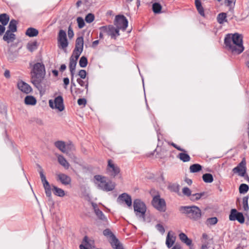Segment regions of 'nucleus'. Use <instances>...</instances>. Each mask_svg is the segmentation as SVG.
<instances>
[{
  "mask_svg": "<svg viewBox=\"0 0 249 249\" xmlns=\"http://www.w3.org/2000/svg\"><path fill=\"white\" fill-rule=\"evenodd\" d=\"M83 242L85 243L84 245L90 249H92L94 247V241L89 239L87 236H85L84 237Z\"/></svg>",
  "mask_w": 249,
  "mask_h": 249,
  "instance_id": "35",
  "label": "nucleus"
},
{
  "mask_svg": "<svg viewBox=\"0 0 249 249\" xmlns=\"http://www.w3.org/2000/svg\"><path fill=\"white\" fill-rule=\"evenodd\" d=\"M79 76L82 79H85L86 77L87 72L85 70H81L78 73Z\"/></svg>",
  "mask_w": 249,
  "mask_h": 249,
  "instance_id": "51",
  "label": "nucleus"
},
{
  "mask_svg": "<svg viewBox=\"0 0 249 249\" xmlns=\"http://www.w3.org/2000/svg\"><path fill=\"white\" fill-rule=\"evenodd\" d=\"M38 172L40 176L41 181L42 182L43 187L45 191V194L47 196H48L49 198H51L52 195L51 191L52 189H51L49 183L47 180L46 177L43 173V170L41 167H39V170Z\"/></svg>",
  "mask_w": 249,
  "mask_h": 249,
  "instance_id": "10",
  "label": "nucleus"
},
{
  "mask_svg": "<svg viewBox=\"0 0 249 249\" xmlns=\"http://www.w3.org/2000/svg\"><path fill=\"white\" fill-rule=\"evenodd\" d=\"M64 84L65 85L64 88L67 89V86L69 84L70 80L68 77L64 78L63 79Z\"/></svg>",
  "mask_w": 249,
  "mask_h": 249,
  "instance_id": "57",
  "label": "nucleus"
},
{
  "mask_svg": "<svg viewBox=\"0 0 249 249\" xmlns=\"http://www.w3.org/2000/svg\"><path fill=\"white\" fill-rule=\"evenodd\" d=\"M106 170L107 173L113 178L119 174L120 172L119 167L111 160H108Z\"/></svg>",
  "mask_w": 249,
  "mask_h": 249,
  "instance_id": "9",
  "label": "nucleus"
},
{
  "mask_svg": "<svg viewBox=\"0 0 249 249\" xmlns=\"http://www.w3.org/2000/svg\"><path fill=\"white\" fill-rule=\"evenodd\" d=\"M249 186L246 184H241L239 188V191L240 194H245L249 190Z\"/></svg>",
  "mask_w": 249,
  "mask_h": 249,
  "instance_id": "41",
  "label": "nucleus"
},
{
  "mask_svg": "<svg viewBox=\"0 0 249 249\" xmlns=\"http://www.w3.org/2000/svg\"><path fill=\"white\" fill-rule=\"evenodd\" d=\"M5 25H0V36L2 35V34L4 32L5 28L4 27Z\"/></svg>",
  "mask_w": 249,
  "mask_h": 249,
  "instance_id": "60",
  "label": "nucleus"
},
{
  "mask_svg": "<svg viewBox=\"0 0 249 249\" xmlns=\"http://www.w3.org/2000/svg\"><path fill=\"white\" fill-rule=\"evenodd\" d=\"M235 0H225V3L227 6H230L232 3L235 4Z\"/></svg>",
  "mask_w": 249,
  "mask_h": 249,
  "instance_id": "58",
  "label": "nucleus"
},
{
  "mask_svg": "<svg viewBox=\"0 0 249 249\" xmlns=\"http://www.w3.org/2000/svg\"><path fill=\"white\" fill-rule=\"evenodd\" d=\"M171 249H181V248L179 245H176Z\"/></svg>",
  "mask_w": 249,
  "mask_h": 249,
  "instance_id": "64",
  "label": "nucleus"
},
{
  "mask_svg": "<svg viewBox=\"0 0 249 249\" xmlns=\"http://www.w3.org/2000/svg\"><path fill=\"white\" fill-rule=\"evenodd\" d=\"M77 21L78 25V27L80 29L83 28L85 26V22L83 19L81 17H78L77 18Z\"/></svg>",
  "mask_w": 249,
  "mask_h": 249,
  "instance_id": "47",
  "label": "nucleus"
},
{
  "mask_svg": "<svg viewBox=\"0 0 249 249\" xmlns=\"http://www.w3.org/2000/svg\"><path fill=\"white\" fill-rule=\"evenodd\" d=\"M9 21V17L6 14H1L0 15V22L3 25H6Z\"/></svg>",
  "mask_w": 249,
  "mask_h": 249,
  "instance_id": "32",
  "label": "nucleus"
},
{
  "mask_svg": "<svg viewBox=\"0 0 249 249\" xmlns=\"http://www.w3.org/2000/svg\"><path fill=\"white\" fill-rule=\"evenodd\" d=\"M109 242L113 248L115 249H124L122 245L115 236L112 237V238L109 240Z\"/></svg>",
  "mask_w": 249,
  "mask_h": 249,
  "instance_id": "24",
  "label": "nucleus"
},
{
  "mask_svg": "<svg viewBox=\"0 0 249 249\" xmlns=\"http://www.w3.org/2000/svg\"><path fill=\"white\" fill-rule=\"evenodd\" d=\"M217 221L218 220L216 217H211L207 219L206 224L207 226L214 225L217 223Z\"/></svg>",
  "mask_w": 249,
  "mask_h": 249,
  "instance_id": "40",
  "label": "nucleus"
},
{
  "mask_svg": "<svg viewBox=\"0 0 249 249\" xmlns=\"http://www.w3.org/2000/svg\"><path fill=\"white\" fill-rule=\"evenodd\" d=\"M68 45L69 42L66 31L63 30H60L57 36L58 47L65 51Z\"/></svg>",
  "mask_w": 249,
  "mask_h": 249,
  "instance_id": "6",
  "label": "nucleus"
},
{
  "mask_svg": "<svg viewBox=\"0 0 249 249\" xmlns=\"http://www.w3.org/2000/svg\"><path fill=\"white\" fill-rule=\"evenodd\" d=\"M170 144L179 151L184 152H185V150L184 149L181 148L180 146H178L177 144H176L174 142H171Z\"/></svg>",
  "mask_w": 249,
  "mask_h": 249,
  "instance_id": "54",
  "label": "nucleus"
},
{
  "mask_svg": "<svg viewBox=\"0 0 249 249\" xmlns=\"http://www.w3.org/2000/svg\"><path fill=\"white\" fill-rule=\"evenodd\" d=\"M66 69V66L65 64H62L60 66V71H64V70H65Z\"/></svg>",
  "mask_w": 249,
  "mask_h": 249,
  "instance_id": "62",
  "label": "nucleus"
},
{
  "mask_svg": "<svg viewBox=\"0 0 249 249\" xmlns=\"http://www.w3.org/2000/svg\"><path fill=\"white\" fill-rule=\"evenodd\" d=\"M92 206L94 209V213L98 218L102 221H106L107 218L103 212L98 209L97 205L95 203H92Z\"/></svg>",
  "mask_w": 249,
  "mask_h": 249,
  "instance_id": "20",
  "label": "nucleus"
},
{
  "mask_svg": "<svg viewBox=\"0 0 249 249\" xmlns=\"http://www.w3.org/2000/svg\"><path fill=\"white\" fill-rule=\"evenodd\" d=\"M239 212H237V211L235 209H232L231 211V213L229 215V219L231 221H232V219L231 218V215L232 217V218H236L237 216H236Z\"/></svg>",
  "mask_w": 249,
  "mask_h": 249,
  "instance_id": "46",
  "label": "nucleus"
},
{
  "mask_svg": "<svg viewBox=\"0 0 249 249\" xmlns=\"http://www.w3.org/2000/svg\"><path fill=\"white\" fill-rule=\"evenodd\" d=\"M16 39V36L12 32L7 30L3 36V39L8 43L13 42Z\"/></svg>",
  "mask_w": 249,
  "mask_h": 249,
  "instance_id": "21",
  "label": "nucleus"
},
{
  "mask_svg": "<svg viewBox=\"0 0 249 249\" xmlns=\"http://www.w3.org/2000/svg\"><path fill=\"white\" fill-rule=\"evenodd\" d=\"M118 200L119 202H124L128 207H131L132 205L131 197L126 193H123L120 195L118 198Z\"/></svg>",
  "mask_w": 249,
  "mask_h": 249,
  "instance_id": "17",
  "label": "nucleus"
},
{
  "mask_svg": "<svg viewBox=\"0 0 249 249\" xmlns=\"http://www.w3.org/2000/svg\"><path fill=\"white\" fill-rule=\"evenodd\" d=\"M4 76L6 78H10V77H11V75H10V71L8 70H6L4 72Z\"/></svg>",
  "mask_w": 249,
  "mask_h": 249,
  "instance_id": "59",
  "label": "nucleus"
},
{
  "mask_svg": "<svg viewBox=\"0 0 249 249\" xmlns=\"http://www.w3.org/2000/svg\"><path fill=\"white\" fill-rule=\"evenodd\" d=\"M180 240L186 245L190 246L192 245V241L184 233H181L178 235Z\"/></svg>",
  "mask_w": 249,
  "mask_h": 249,
  "instance_id": "25",
  "label": "nucleus"
},
{
  "mask_svg": "<svg viewBox=\"0 0 249 249\" xmlns=\"http://www.w3.org/2000/svg\"><path fill=\"white\" fill-rule=\"evenodd\" d=\"M38 43L37 41H34L28 43L27 44V49L31 52H33L36 50L38 47Z\"/></svg>",
  "mask_w": 249,
  "mask_h": 249,
  "instance_id": "28",
  "label": "nucleus"
},
{
  "mask_svg": "<svg viewBox=\"0 0 249 249\" xmlns=\"http://www.w3.org/2000/svg\"><path fill=\"white\" fill-rule=\"evenodd\" d=\"M17 22L16 20L12 19L10 21L9 26H8V31H10L13 33L17 31Z\"/></svg>",
  "mask_w": 249,
  "mask_h": 249,
  "instance_id": "34",
  "label": "nucleus"
},
{
  "mask_svg": "<svg viewBox=\"0 0 249 249\" xmlns=\"http://www.w3.org/2000/svg\"><path fill=\"white\" fill-rule=\"evenodd\" d=\"M224 44L226 49L233 54H239L244 50L242 36L238 33L226 35Z\"/></svg>",
  "mask_w": 249,
  "mask_h": 249,
  "instance_id": "1",
  "label": "nucleus"
},
{
  "mask_svg": "<svg viewBox=\"0 0 249 249\" xmlns=\"http://www.w3.org/2000/svg\"><path fill=\"white\" fill-rule=\"evenodd\" d=\"M182 193L184 195L187 196H191V191L188 187H184L182 189Z\"/></svg>",
  "mask_w": 249,
  "mask_h": 249,
  "instance_id": "48",
  "label": "nucleus"
},
{
  "mask_svg": "<svg viewBox=\"0 0 249 249\" xmlns=\"http://www.w3.org/2000/svg\"><path fill=\"white\" fill-rule=\"evenodd\" d=\"M114 24L119 31L120 29L124 31L128 26V21L124 16L118 15L115 17Z\"/></svg>",
  "mask_w": 249,
  "mask_h": 249,
  "instance_id": "8",
  "label": "nucleus"
},
{
  "mask_svg": "<svg viewBox=\"0 0 249 249\" xmlns=\"http://www.w3.org/2000/svg\"><path fill=\"white\" fill-rule=\"evenodd\" d=\"M94 178L95 183L98 187L106 192L112 191L115 187V183L109 180L107 177L101 175H95Z\"/></svg>",
  "mask_w": 249,
  "mask_h": 249,
  "instance_id": "4",
  "label": "nucleus"
},
{
  "mask_svg": "<svg viewBox=\"0 0 249 249\" xmlns=\"http://www.w3.org/2000/svg\"><path fill=\"white\" fill-rule=\"evenodd\" d=\"M196 9H197V10L199 14L201 16H202L203 17H204L205 16L204 9L202 6L199 7L197 8Z\"/></svg>",
  "mask_w": 249,
  "mask_h": 249,
  "instance_id": "55",
  "label": "nucleus"
},
{
  "mask_svg": "<svg viewBox=\"0 0 249 249\" xmlns=\"http://www.w3.org/2000/svg\"><path fill=\"white\" fill-rule=\"evenodd\" d=\"M77 103L79 106H85L87 104V101L85 98H80L78 100Z\"/></svg>",
  "mask_w": 249,
  "mask_h": 249,
  "instance_id": "52",
  "label": "nucleus"
},
{
  "mask_svg": "<svg viewBox=\"0 0 249 249\" xmlns=\"http://www.w3.org/2000/svg\"><path fill=\"white\" fill-rule=\"evenodd\" d=\"M58 162L65 168L68 169L70 166L69 163L66 160L65 158L62 155H58L57 157Z\"/></svg>",
  "mask_w": 249,
  "mask_h": 249,
  "instance_id": "27",
  "label": "nucleus"
},
{
  "mask_svg": "<svg viewBox=\"0 0 249 249\" xmlns=\"http://www.w3.org/2000/svg\"><path fill=\"white\" fill-rule=\"evenodd\" d=\"M153 206L160 212H165L166 210V204L164 200L161 199L159 196H155L152 200Z\"/></svg>",
  "mask_w": 249,
  "mask_h": 249,
  "instance_id": "12",
  "label": "nucleus"
},
{
  "mask_svg": "<svg viewBox=\"0 0 249 249\" xmlns=\"http://www.w3.org/2000/svg\"><path fill=\"white\" fill-rule=\"evenodd\" d=\"M217 21L219 24H223L227 22V14L225 13L219 14L217 17Z\"/></svg>",
  "mask_w": 249,
  "mask_h": 249,
  "instance_id": "31",
  "label": "nucleus"
},
{
  "mask_svg": "<svg viewBox=\"0 0 249 249\" xmlns=\"http://www.w3.org/2000/svg\"><path fill=\"white\" fill-rule=\"evenodd\" d=\"M240 247L242 248L247 246V240L246 239H242L240 244Z\"/></svg>",
  "mask_w": 249,
  "mask_h": 249,
  "instance_id": "56",
  "label": "nucleus"
},
{
  "mask_svg": "<svg viewBox=\"0 0 249 249\" xmlns=\"http://www.w3.org/2000/svg\"><path fill=\"white\" fill-rule=\"evenodd\" d=\"M177 157L183 162H188L191 160L190 156L185 153H180L178 154Z\"/></svg>",
  "mask_w": 249,
  "mask_h": 249,
  "instance_id": "33",
  "label": "nucleus"
},
{
  "mask_svg": "<svg viewBox=\"0 0 249 249\" xmlns=\"http://www.w3.org/2000/svg\"><path fill=\"white\" fill-rule=\"evenodd\" d=\"M68 35L69 38H72L73 37L74 33L71 26H69L68 31Z\"/></svg>",
  "mask_w": 249,
  "mask_h": 249,
  "instance_id": "53",
  "label": "nucleus"
},
{
  "mask_svg": "<svg viewBox=\"0 0 249 249\" xmlns=\"http://www.w3.org/2000/svg\"><path fill=\"white\" fill-rule=\"evenodd\" d=\"M49 104L51 108L55 109L59 112H61L65 109L63 99L61 96L56 97L53 101L50 100L49 101Z\"/></svg>",
  "mask_w": 249,
  "mask_h": 249,
  "instance_id": "7",
  "label": "nucleus"
},
{
  "mask_svg": "<svg viewBox=\"0 0 249 249\" xmlns=\"http://www.w3.org/2000/svg\"><path fill=\"white\" fill-rule=\"evenodd\" d=\"M248 196H245L243 198V207L245 211H248L249 209L248 205Z\"/></svg>",
  "mask_w": 249,
  "mask_h": 249,
  "instance_id": "43",
  "label": "nucleus"
},
{
  "mask_svg": "<svg viewBox=\"0 0 249 249\" xmlns=\"http://www.w3.org/2000/svg\"><path fill=\"white\" fill-rule=\"evenodd\" d=\"M100 30H102L103 33H105V34L110 36L112 38L115 39L117 36L120 35L118 29H117L112 25L102 26L100 28Z\"/></svg>",
  "mask_w": 249,
  "mask_h": 249,
  "instance_id": "11",
  "label": "nucleus"
},
{
  "mask_svg": "<svg viewBox=\"0 0 249 249\" xmlns=\"http://www.w3.org/2000/svg\"><path fill=\"white\" fill-rule=\"evenodd\" d=\"M38 34V30L34 28H29L26 31V35L30 37L36 36Z\"/></svg>",
  "mask_w": 249,
  "mask_h": 249,
  "instance_id": "30",
  "label": "nucleus"
},
{
  "mask_svg": "<svg viewBox=\"0 0 249 249\" xmlns=\"http://www.w3.org/2000/svg\"><path fill=\"white\" fill-rule=\"evenodd\" d=\"M208 195L206 192H203L200 193H196L191 196L190 199L192 201H197L201 198H205Z\"/></svg>",
  "mask_w": 249,
  "mask_h": 249,
  "instance_id": "23",
  "label": "nucleus"
},
{
  "mask_svg": "<svg viewBox=\"0 0 249 249\" xmlns=\"http://www.w3.org/2000/svg\"><path fill=\"white\" fill-rule=\"evenodd\" d=\"M246 161L245 158H243L241 162L232 170L234 173H238L241 177H245L246 173Z\"/></svg>",
  "mask_w": 249,
  "mask_h": 249,
  "instance_id": "13",
  "label": "nucleus"
},
{
  "mask_svg": "<svg viewBox=\"0 0 249 249\" xmlns=\"http://www.w3.org/2000/svg\"><path fill=\"white\" fill-rule=\"evenodd\" d=\"M179 210L192 220L197 221L201 218V211L197 206H182L180 208Z\"/></svg>",
  "mask_w": 249,
  "mask_h": 249,
  "instance_id": "3",
  "label": "nucleus"
},
{
  "mask_svg": "<svg viewBox=\"0 0 249 249\" xmlns=\"http://www.w3.org/2000/svg\"><path fill=\"white\" fill-rule=\"evenodd\" d=\"M88 60L85 56H82L79 60V65L82 68H85L87 66Z\"/></svg>",
  "mask_w": 249,
  "mask_h": 249,
  "instance_id": "42",
  "label": "nucleus"
},
{
  "mask_svg": "<svg viewBox=\"0 0 249 249\" xmlns=\"http://www.w3.org/2000/svg\"><path fill=\"white\" fill-rule=\"evenodd\" d=\"M17 87L21 92L27 94L31 93L32 91L31 87L22 80H19L18 82Z\"/></svg>",
  "mask_w": 249,
  "mask_h": 249,
  "instance_id": "15",
  "label": "nucleus"
},
{
  "mask_svg": "<svg viewBox=\"0 0 249 249\" xmlns=\"http://www.w3.org/2000/svg\"><path fill=\"white\" fill-rule=\"evenodd\" d=\"M236 216H237L236 218H232L231 216L232 221L237 220L240 223H243L245 222V218L242 213L239 212Z\"/></svg>",
  "mask_w": 249,
  "mask_h": 249,
  "instance_id": "39",
  "label": "nucleus"
},
{
  "mask_svg": "<svg viewBox=\"0 0 249 249\" xmlns=\"http://www.w3.org/2000/svg\"><path fill=\"white\" fill-rule=\"evenodd\" d=\"M94 19V16L92 14H88L86 18H85V20L88 23H91L92 22Z\"/></svg>",
  "mask_w": 249,
  "mask_h": 249,
  "instance_id": "45",
  "label": "nucleus"
},
{
  "mask_svg": "<svg viewBox=\"0 0 249 249\" xmlns=\"http://www.w3.org/2000/svg\"><path fill=\"white\" fill-rule=\"evenodd\" d=\"M54 145L59 150L63 153H67V149L70 146H71V144H66L65 142L62 141H58L54 143Z\"/></svg>",
  "mask_w": 249,
  "mask_h": 249,
  "instance_id": "19",
  "label": "nucleus"
},
{
  "mask_svg": "<svg viewBox=\"0 0 249 249\" xmlns=\"http://www.w3.org/2000/svg\"><path fill=\"white\" fill-rule=\"evenodd\" d=\"M57 179L62 184L65 185H70L71 182V178L70 176L63 173H60L57 175Z\"/></svg>",
  "mask_w": 249,
  "mask_h": 249,
  "instance_id": "16",
  "label": "nucleus"
},
{
  "mask_svg": "<svg viewBox=\"0 0 249 249\" xmlns=\"http://www.w3.org/2000/svg\"><path fill=\"white\" fill-rule=\"evenodd\" d=\"M24 102L27 105H35L36 103V98L33 96H27L24 99Z\"/></svg>",
  "mask_w": 249,
  "mask_h": 249,
  "instance_id": "29",
  "label": "nucleus"
},
{
  "mask_svg": "<svg viewBox=\"0 0 249 249\" xmlns=\"http://www.w3.org/2000/svg\"><path fill=\"white\" fill-rule=\"evenodd\" d=\"M52 191L53 194L58 196L63 197L65 195V191L56 186H53Z\"/></svg>",
  "mask_w": 249,
  "mask_h": 249,
  "instance_id": "26",
  "label": "nucleus"
},
{
  "mask_svg": "<svg viewBox=\"0 0 249 249\" xmlns=\"http://www.w3.org/2000/svg\"><path fill=\"white\" fill-rule=\"evenodd\" d=\"M152 10L154 13L159 14L161 12V6L160 3L155 2L153 4Z\"/></svg>",
  "mask_w": 249,
  "mask_h": 249,
  "instance_id": "38",
  "label": "nucleus"
},
{
  "mask_svg": "<svg viewBox=\"0 0 249 249\" xmlns=\"http://www.w3.org/2000/svg\"><path fill=\"white\" fill-rule=\"evenodd\" d=\"M189 169L191 173H196L201 170L202 166L199 164H194L191 165Z\"/></svg>",
  "mask_w": 249,
  "mask_h": 249,
  "instance_id": "37",
  "label": "nucleus"
},
{
  "mask_svg": "<svg viewBox=\"0 0 249 249\" xmlns=\"http://www.w3.org/2000/svg\"><path fill=\"white\" fill-rule=\"evenodd\" d=\"M84 40L82 36L77 38L75 42V47L73 52V55H79L83 50Z\"/></svg>",
  "mask_w": 249,
  "mask_h": 249,
  "instance_id": "14",
  "label": "nucleus"
},
{
  "mask_svg": "<svg viewBox=\"0 0 249 249\" xmlns=\"http://www.w3.org/2000/svg\"><path fill=\"white\" fill-rule=\"evenodd\" d=\"M80 249H89V248L84 245L81 244L79 246Z\"/></svg>",
  "mask_w": 249,
  "mask_h": 249,
  "instance_id": "63",
  "label": "nucleus"
},
{
  "mask_svg": "<svg viewBox=\"0 0 249 249\" xmlns=\"http://www.w3.org/2000/svg\"><path fill=\"white\" fill-rule=\"evenodd\" d=\"M202 179L206 183H212L213 180V178L212 174L206 173L202 176Z\"/></svg>",
  "mask_w": 249,
  "mask_h": 249,
  "instance_id": "36",
  "label": "nucleus"
},
{
  "mask_svg": "<svg viewBox=\"0 0 249 249\" xmlns=\"http://www.w3.org/2000/svg\"><path fill=\"white\" fill-rule=\"evenodd\" d=\"M133 207L136 216L144 221L146 211V207L145 204L140 199H136L134 201Z\"/></svg>",
  "mask_w": 249,
  "mask_h": 249,
  "instance_id": "5",
  "label": "nucleus"
},
{
  "mask_svg": "<svg viewBox=\"0 0 249 249\" xmlns=\"http://www.w3.org/2000/svg\"><path fill=\"white\" fill-rule=\"evenodd\" d=\"M79 55H71L70 60L69 68L70 71H75L76 65L77 64V60L78 59Z\"/></svg>",
  "mask_w": 249,
  "mask_h": 249,
  "instance_id": "22",
  "label": "nucleus"
},
{
  "mask_svg": "<svg viewBox=\"0 0 249 249\" xmlns=\"http://www.w3.org/2000/svg\"><path fill=\"white\" fill-rule=\"evenodd\" d=\"M157 230L160 231L161 233L163 234L165 232V229L163 226L160 224H158L156 226Z\"/></svg>",
  "mask_w": 249,
  "mask_h": 249,
  "instance_id": "49",
  "label": "nucleus"
},
{
  "mask_svg": "<svg viewBox=\"0 0 249 249\" xmlns=\"http://www.w3.org/2000/svg\"><path fill=\"white\" fill-rule=\"evenodd\" d=\"M77 82L81 86H82V87L85 86L86 89H88V83L86 84H85V82L80 78H78L77 79Z\"/></svg>",
  "mask_w": 249,
  "mask_h": 249,
  "instance_id": "50",
  "label": "nucleus"
},
{
  "mask_svg": "<svg viewBox=\"0 0 249 249\" xmlns=\"http://www.w3.org/2000/svg\"><path fill=\"white\" fill-rule=\"evenodd\" d=\"M103 234L105 236H107L109 240L111 239L112 237L115 236L111 231L108 229L105 230L103 231Z\"/></svg>",
  "mask_w": 249,
  "mask_h": 249,
  "instance_id": "44",
  "label": "nucleus"
},
{
  "mask_svg": "<svg viewBox=\"0 0 249 249\" xmlns=\"http://www.w3.org/2000/svg\"><path fill=\"white\" fill-rule=\"evenodd\" d=\"M176 237L172 231H169L166 239V245L168 248L173 246L176 241Z\"/></svg>",
  "mask_w": 249,
  "mask_h": 249,
  "instance_id": "18",
  "label": "nucleus"
},
{
  "mask_svg": "<svg viewBox=\"0 0 249 249\" xmlns=\"http://www.w3.org/2000/svg\"><path fill=\"white\" fill-rule=\"evenodd\" d=\"M45 73V66L42 63L38 62L33 65L31 80L32 83L39 90L42 88L41 83Z\"/></svg>",
  "mask_w": 249,
  "mask_h": 249,
  "instance_id": "2",
  "label": "nucleus"
},
{
  "mask_svg": "<svg viewBox=\"0 0 249 249\" xmlns=\"http://www.w3.org/2000/svg\"><path fill=\"white\" fill-rule=\"evenodd\" d=\"M195 5H196V8L201 6L202 5H201V2L200 0H195Z\"/></svg>",
  "mask_w": 249,
  "mask_h": 249,
  "instance_id": "61",
  "label": "nucleus"
}]
</instances>
